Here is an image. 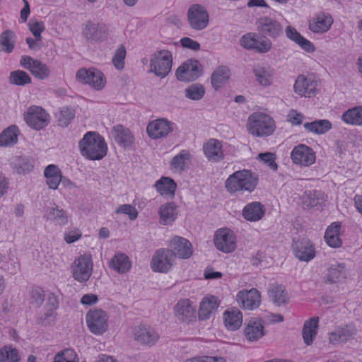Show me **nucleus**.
I'll list each match as a JSON object with an SVG mask.
<instances>
[{"instance_id":"f257e3e1","label":"nucleus","mask_w":362,"mask_h":362,"mask_svg":"<svg viewBox=\"0 0 362 362\" xmlns=\"http://www.w3.org/2000/svg\"><path fill=\"white\" fill-rule=\"evenodd\" d=\"M78 145L81 154L90 160H100L107 154V147L104 139L95 132H87Z\"/></svg>"},{"instance_id":"f03ea898","label":"nucleus","mask_w":362,"mask_h":362,"mask_svg":"<svg viewBox=\"0 0 362 362\" xmlns=\"http://www.w3.org/2000/svg\"><path fill=\"white\" fill-rule=\"evenodd\" d=\"M258 180V176L250 170H238L228 177L225 186L230 193L243 191L251 192L257 185Z\"/></svg>"},{"instance_id":"7ed1b4c3","label":"nucleus","mask_w":362,"mask_h":362,"mask_svg":"<svg viewBox=\"0 0 362 362\" xmlns=\"http://www.w3.org/2000/svg\"><path fill=\"white\" fill-rule=\"evenodd\" d=\"M247 127L248 132L255 136H267L272 135L276 125L274 119L262 112H255L249 116Z\"/></svg>"},{"instance_id":"20e7f679","label":"nucleus","mask_w":362,"mask_h":362,"mask_svg":"<svg viewBox=\"0 0 362 362\" xmlns=\"http://www.w3.org/2000/svg\"><path fill=\"white\" fill-rule=\"evenodd\" d=\"M93 264L90 255L83 254L75 259L71 266L74 280L84 283L89 280L93 273Z\"/></svg>"},{"instance_id":"39448f33","label":"nucleus","mask_w":362,"mask_h":362,"mask_svg":"<svg viewBox=\"0 0 362 362\" xmlns=\"http://www.w3.org/2000/svg\"><path fill=\"white\" fill-rule=\"evenodd\" d=\"M86 321L89 331L95 335H101L108 329V315L102 309L89 310Z\"/></svg>"},{"instance_id":"423d86ee","label":"nucleus","mask_w":362,"mask_h":362,"mask_svg":"<svg viewBox=\"0 0 362 362\" xmlns=\"http://www.w3.org/2000/svg\"><path fill=\"white\" fill-rule=\"evenodd\" d=\"M173 57L168 50H160L156 52L151 59L150 71L157 76L163 78L165 77L171 70Z\"/></svg>"},{"instance_id":"0eeeda50","label":"nucleus","mask_w":362,"mask_h":362,"mask_svg":"<svg viewBox=\"0 0 362 362\" xmlns=\"http://www.w3.org/2000/svg\"><path fill=\"white\" fill-rule=\"evenodd\" d=\"M214 242L216 249L224 253L233 252L237 247L236 236L228 228H222L216 230Z\"/></svg>"},{"instance_id":"6e6552de","label":"nucleus","mask_w":362,"mask_h":362,"mask_svg":"<svg viewBox=\"0 0 362 362\" xmlns=\"http://www.w3.org/2000/svg\"><path fill=\"white\" fill-rule=\"evenodd\" d=\"M76 79L82 83L90 84L95 90H102L106 83L104 74L94 68L80 69L76 74Z\"/></svg>"},{"instance_id":"1a4fd4ad","label":"nucleus","mask_w":362,"mask_h":362,"mask_svg":"<svg viewBox=\"0 0 362 362\" xmlns=\"http://www.w3.org/2000/svg\"><path fill=\"white\" fill-rule=\"evenodd\" d=\"M187 20L192 29L202 30L209 24V16L203 6L192 4L187 11Z\"/></svg>"},{"instance_id":"9d476101","label":"nucleus","mask_w":362,"mask_h":362,"mask_svg":"<svg viewBox=\"0 0 362 362\" xmlns=\"http://www.w3.org/2000/svg\"><path fill=\"white\" fill-rule=\"evenodd\" d=\"M26 123L33 129L40 130L49 122V115L39 106H31L24 114Z\"/></svg>"},{"instance_id":"9b49d317","label":"nucleus","mask_w":362,"mask_h":362,"mask_svg":"<svg viewBox=\"0 0 362 362\" xmlns=\"http://www.w3.org/2000/svg\"><path fill=\"white\" fill-rule=\"evenodd\" d=\"M240 45L246 49H255L258 53H267L271 50L272 43L269 39L259 40L255 33H248L240 40Z\"/></svg>"},{"instance_id":"f8f14e48","label":"nucleus","mask_w":362,"mask_h":362,"mask_svg":"<svg viewBox=\"0 0 362 362\" xmlns=\"http://www.w3.org/2000/svg\"><path fill=\"white\" fill-rule=\"evenodd\" d=\"M202 66L197 59H189L180 66L176 76L181 81H193L202 75Z\"/></svg>"},{"instance_id":"ddd939ff","label":"nucleus","mask_w":362,"mask_h":362,"mask_svg":"<svg viewBox=\"0 0 362 362\" xmlns=\"http://www.w3.org/2000/svg\"><path fill=\"white\" fill-rule=\"evenodd\" d=\"M174 264L173 254L169 249H159L153 255L151 267L153 272L166 273Z\"/></svg>"},{"instance_id":"4468645a","label":"nucleus","mask_w":362,"mask_h":362,"mask_svg":"<svg viewBox=\"0 0 362 362\" xmlns=\"http://www.w3.org/2000/svg\"><path fill=\"white\" fill-rule=\"evenodd\" d=\"M291 158L296 165L308 167L315 163L316 156L313 148L308 146L298 144L293 148Z\"/></svg>"},{"instance_id":"2eb2a0df","label":"nucleus","mask_w":362,"mask_h":362,"mask_svg":"<svg viewBox=\"0 0 362 362\" xmlns=\"http://www.w3.org/2000/svg\"><path fill=\"white\" fill-rule=\"evenodd\" d=\"M257 30L262 36L276 39L283 34V28L279 22L270 17L260 18L257 22Z\"/></svg>"},{"instance_id":"dca6fc26","label":"nucleus","mask_w":362,"mask_h":362,"mask_svg":"<svg viewBox=\"0 0 362 362\" xmlns=\"http://www.w3.org/2000/svg\"><path fill=\"white\" fill-rule=\"evenodd\" d=\"M82 34L88 41H103L107 39L110 35V29L105 23H96L88 21L83 29Z\"/></svg>"},{"instance_id":"f3484780","label":"nucleus","mask_w":362,"mask_h":362,"mask_svg":"<svg viewBox=\"0 0 362 362\" xmlns=\"http://www.w3.org/2000/svg\"><path fill=\"white\" fill-rule=\"evenodd\" d=\"M317 81L312 77H306L304 75H299L294 83V92L300 97H314L317 92Z\"/></svg>"},{"instance_id":"a211bd4d","label":"nucleus","mask_w":362,"mask_h":362,"mask_svg":"<svg viewBox=\"0 0 362 362\" xmlns=\"http://www.w3.org/2000/svg\"><path fill=\"white\" fill-rule=\"evenodd\" d=\"M20 63L22 66L29 70L38 79L43 80L49 76L50 71L48 66L30 56H23Z\"/></svg>"},{"instance_id":"6ab92c4d","label":"nucleus","mask_w":362,"mask_h":362,"mask_svg":"<svg viewBox=\"0 0 362 362\" xmlns=\"http://www.w3.org/2000/svg\"><path fill=\"white\" fill-rule=\"evenodd\" d=\"M174 313L182 322L189 323L196 319V308L189 299L179 300L174 308Z\"/></svg>"},{"instance_id":"aec40b11","label":"nucleus","mask_w":362,"mask_h":362,"mask_svg":"<svg viewBox=\"0 0 362 362\" xmlns=\"http://www.w3.org/2000/svg\"><path fill=\"white\" fill-rule=\"evenodd\" d=\"M293 249L295 256L300 261L309 262L315 257V246L308 239L294 241Z\"/></svg>"},{"instance_id":"412c9836","label":"nucleus","mask_w":362,"mask_h":362,"mask_svg":"<svg viewBox=\"0 0 362 362\" xmlns=\"http://www.w3.org/2000/svg\"><path fill=\"white\" fill-rule=\"evenodd\" d=\"M170 249L173 254V258L188 259L192 255V244L187 239L182 237H175L170 243Z\"/></svg>"},{"instance_id":"4be33fe9","label":"nucleus","mask_w":362,"mask_h":362,"mask_svg":"<svg viewBox=\"0 0 362 362\" xmlns=\"http://www.w3.org/2000/svg\"><path fill=\"white\" fill-rule=\"evenodd\" d=\"M172 131V123L164 118L151 122L147 126L148 134L153 139L164 137Z\"/></svg>"},{"instance_id":"5701e85b","label":"nucleus","mask_w":362,"mask_h":362,"mask_svg":"<svg viewBox=\"0 0 362 362\" xmlns=\"http://www.w3.org/2000/svg\"><path fill=\"white\" fill-rule=\"evenodd\" d=\"M236 300L239 305L243 308L252 310L257 308L260 304V293L255 288L240 291L237 294Z\"/></svg>"},{"instance_id":"b1692460","label":"nucleus","mask_w":362,"mask_h":362,"mask_svg":"<svg viewBox=\"0 0 362 362\" xmlns=\"http://www.w3.org/2000/svg\"><path fill=\"white\" fill-rule=\"evenodd\" d=\"M134 340L141 344H153L159 338V335L149 326L139 325L133 330Z\"/></svg>"},{"instance_id":"393cba45","label":"nucleus","mask_w":362,"mask_h":362,"mask_svg":"<svg viewBox=\"0 0 362 362\" xmlns=\"http://www.w3.org/2000/svg\"><path fill=\"white\" fill-rule=\"evenodd\" d=\"M286 36L291 41L296 43L302 49L308 53H313L315 50L314 45L308 40L303 37L297 30L291 25H288L285 29Z\"/></svg>"},{"instance_id":"a878e982","label":"nucleus","mask_w":362,"mask_h":362,"mask_svg":"<svg viewBox=\"0 0 362 362\" xmlns=\"http://www.w3.org/2000/svg\"><path fill=\"white\" fill-rule=\"evenodd\" d=\"M264 214V206L259 202H253L246 204L242 211L243 218L250 222L261 220Z\"/></svg>"},{"instance_id":"bb28decb","label":"nucleus","mask_w":362,"mask_h":362,"mask_svg":"<svg viewBox=\"0 0 362 362\" xmlns=\"http://www.w3.org/2000/svg\"><path fill=\"white\" fill-rule=\"evenodd\" d=\"M177 205L175 202L162 204L158 209L159 223L163 226L172 224L177 216Z\"/></svg>"},{"instance_id":"cd10ccee","label":"nucleus","mask_w":362,"mask_h":362,"mask_svg":"<svg viewBox=\"0 0 362 362\" xmlns=\"http://www.w3.org/2000/svg\"><path fill=\"white\" fill-rule=\"evenodd\" d=\"M244 335L250 342L258 341L265 335L264 327L261 320H250L244 329Z\"/></svg>"},{"instance_id":"c85d7f7f","label":"nucleus","mask_w":362,"mask_h":362,"mask_svg":"<svg viewBox=\"0 0 362 362\" xmlns=\"http://www.w3.org/2000/svg\"><path fill=\"white\" fill-rule=\"evenodd\" d=\"M219 305L218 299L214 296L205 297L200 303L199 310V319L205 320L210 318L211 315L216 312Z\"/></svg>"},{"instance_id":"c756f323","label":"nucleus","mask_w":362,"mask_h":362,"mask_svg":"<svg viewBox=\"0 0 362 362\" xmlns=\"http://www.w3.org/2000/svg\"><path fill=\"white\" fill-rule=\"evenodd\" d=\"M230 77V70L226 66H218L212 73L211 83L213 88L217 90L228 83Z\"/></svg>"},{"instance_id":"7c9ffc66","label":"nucleus","mask_w":362,"mask_h":362,"mask_svg":"<svg viewBox=\"0 0 362 362\" xmlns=\"http://www.w3.org/2000/svg\"><path fill=\"white\" fill-rule=\"evenodd\" d=\"M156 191L163 197L173 198L177 189L176 182L169 177H161L154 184Z\"/></svg>"},{"instance_id":"2f4dec72","label":"nucleus","mask_w":362,"mask_h":362,"mask_svg":"<svg viewBox=\"0 0 362 362\" xmlns=\"http://www.w3.org/2000/svg\"><path fill=\"white\" fill-rule=\"evenodd\" d=\"M333 21L330 16L322 13L310 21L309 28L313 33H322L329 29Z\"/></svg>"},{"instance_id":"473e14b6","label":"nucleus","mask_w":362,"mask_h":362,"mask_svg":"<svg viewBox=\"0 0 362 362\" xmlns=\"http://www.w3.org/2000/svg\"><path fill=\"white\" fill-rule=\"evenodd\" d=\"M223 321L228 330L235 331L242 325L243 315L237 308L227 310L223 313Z\"/></svg>"},{"instance_id":"72a5a7b5","label":"nucleus","mask_w":362,"mask_h":362,"mask_svg":"<svg viewBox=\"0 0 362 362\" xmlns=\"http://www.w3.org/2000/svg\"><path fill=\"white\" fill-rule=\"evenodd\" d=\"M318 322V317H313L306 320L304 323L302 334L303 341L308 346H310L313 344V340L317 335Z\"/></svg>"},{"instance_id":"f704fd0d","label":"nucleus","mask_w":362,"mask_h":362,"mask_svg":"<svg viewBox=\"0 0 362 362\" xmlns=\"http://www.w3.org/2000/svg\"><path fill=\"white\" fill-rule=\"evenodd\" d=\"M109 266L118 273L124 274L129 271L132 264L131 261L126 254L117 252L110 261Z\"/></svg>"},{"instance_id":"c9c22d12","label":"nucleus","mask_w":362,"mask_h":362,"mask_svg":"<svg viewBox=\"0 0 362 362\" xmlns=\"http://www.w3.org/2000/svg\"><path fill=\"white\" fill-rule=\"evenodd\" d=\"M46 183L49 189H57L62 181V175L59 168L53 164L47 165L44 170Z\"/></svg>"},{"instance_id":"e433bc0d","label":"nucleus","mask_w":362,"mask_h":362,"mask_svg":"<svg viewBox=\"0 0 362 362\" xmlns=\"http://www.w3.org/2000/svg\"><path fill=\"white\" fill-rule=\"evenodd\" d=\"M204 151L210 160L218 161L223 158L221 143L216 139H210L205 144Z\"/></svg>"},{"instance_id":"4c0bfd02","label":"nucleus","mask_w":362,"mask_h":362,"mask_svg":"<svg viewBox=\"0 0 362 362\" xmlns=\"http://www.w3.org/2000/svg\"><path fill=\"white\" fill-rule=\"evenodd\" d=\"M46 218L47 220L59 226L66 225L69 221V216L66 212L56 204L48 208Z\"/></svg>"},{"instance_id":"58836bf2","label":"nucleus","mask_w":362,"mask_h":362,"mask_svg":"<svg viewBox=\"0 0 362 362\" xmlns=\"http://www.w3.org/2000/svg\"><path fill=\"white\" fill-rule=\"evenodd\" d=\"M113 136L115 141L124 148L131 147L134 142V138L130 130L122 126L114 127Z\"/></svg>"},{"instance_id":"ea45409f","label":"nucleus","mask_w":362,"mask_h":362,"mask_svg":"<svg viewBox=\"0 0 362 362\" xmlns=\"http://www.w3.org/2000/svg\"><path fill=\"white\" fill-rule=\"evenodd\" d=\"M344 264L335 263L327 268V272L324 276L325 282L327 284H335L345 278Z\"/></svg>"},{"instance_id":"a19ab883","label":"nucleus","mask_w":362,"mask_h":362,"mask_svg":"<svg viewBox=\"0 0 362 362\" xmlns=\"http://www.w3.org/2000/svg\"><path fill=\"white\" fill-rule=\"evenodd\" d=\"M341 223L339 222L332 223L327 229L325 234V240L331 247H339L342 241L339 238Z\"/></svg>"},{"instance_id":"79ce46f5","label":"nucleus","mask_w":362,"mask_h":362,"mask_svg":"<svg viewBox=\"0 0 362 362\" xmlns=\"http://www.w3.org/2000/svg\"><path fill=\"white\" fill-rule=\"evenodd\" d=\"M190 159L191 155L188 151L185 150L181 151L171 160V169L177 173H181L185 170L189 165Z\"/></svg>"},{"instance_id":"37998d69","label":"nucleus","mask_w":362,"mask_h":362,"mask_svg":"<svg viewBox=\"0 0 362 362\" xmlns=\"http://www.w3.org/2000/svg\"><path fill=\"white\" fill-rule=\"evenodd\" d=\"M303 127L310 133L324 134L332 129V124L328 119H317L312 122H306Z\"/></svg>"},{"instance_id":"c03bdc74","label":"nucleus","mask_w":362,"mask_h":362,"mask_svg":"<svg viewBox=\"0 0 362 362\" xmlns=\"http://www.w3.org/2000/svg\"><path fill=\"white\" fill-rule=\"evenodd\" d=\"M341 119L348 124L362 125V106H356L347 110L341 115Z\"/></svg>"},{"instance_id":"a18cd8bd","label":"nucleus","mask_w":362,"mask_h":362,"mask_svg":"<svg viewBox=\"0 0 362 362\" xmlns=\"http://www.w3.org/2000/svg\"><path fill=\"white\" fill-rule=\"evenodd\" d=\"M325 199L324 193L321 191L305 192L302 197V202L304 207L313 208L320 205Z\"/></svg>"},{"instance_id":"49530a36","label":"nucleus","mask_w":362,"mask_h":362,"mask_svg":"<svg viewBox=\"0 0 362 362\" xmlns=\"http://www.w3.org/2000/svg\"><path fill=\"white\" fill-rule=\"evenodd\" d=\"M269 298L277 305L286 303L288 295L284 286L273 284L269 290Z\"/></svg>"},{"instance_id":"de8ad7c7","label":"nucleus","mask_w":362,"mask_h":362,"mask_svg":"<svg viewBox=\"0 0 362 362\" xmlns=\"http://www.w3.org/2000/svg\"><path fill=\"white\" fill-rule=\"evenodd\" d=\"M18 141L17 128L9 127L0 134V146L13 145Z\"/></svg>"},{"instance_id":"09e8293b","label":"nucleus","mask_w":362,"mask_h":362,"mask_svg":"<svg viewBox=\"0 0 362 362\" xmlns=\"http://www.w3.org/2000/svg\"><path fill=\"white\" fill-rule=\"evenodd\" d=\"M15 44V33L11 30L3 32L0 35V45L3 50L10 53L12 52Z\"/></svg>"},{"instance_id":"8fccbe9b","label":"nucleus","mask_w":362,"mask_h":362,"mask_svg":"<svg viewBox=\"0 0 362 362\" xmlns=\"http://www.w3.org/2000/svg\"><path fill=\"white\" fill-rule=\"evenodd\" d=\"M9 81L11 84L24 86L31 83V78L25 71L17 70L10 74Z\"/></svg>"},{"instance_id":"3c124183","label":"nucleus","mask_w":362,"mask_h":362,"mask_svg":"<svg viewBox=\"0 0 362 362\" xmlns=\"http://www.w3.org/2000/svg\"><path fill=\"white\" fill-rule=\"evenodd\" d=\"M19 360L16 349L6 346L0 350V362H18Z\"/></svg>"},{"instance_id":"603ef678","label":"nucleus","mask_w":362,"mask_h":362,"mask_svg":"<svg viewBox=\"0 0 362 362\" xmlns=\"http://www.w3.org/2000/svg\"><path fill=\"white\" fill-rule=\"evenodd\" d=\"M352 334L353 331L346 327L338 329L332 332L329 339L331 343L344 342L346 341Z\"/></svg>"},{"instance_id":"864d4df0","label":"nucleus","mask_w":362,"mask_h":362,"mask_svg":"<svg viewBox=\"0 0 362 362\" xmlns=\"http://www.w3.org/2000/svg\"><path fill=\"white\" fill-rule=\"evenodd\" d=\"M52 362H79V359L74 350L67 349L57 353Z\"/></svg>"},{"instance_id":"5fc2aeb1","label":"nucleus","mask_w":362,"mask_h":362,"mask_svg":"<svg viewBox=\"0 0 362 362\" xmlns=\"http://www.w3.org/2000/svg\"><path fill=\"white\" fill-rule=\"evenodd\" d=\"M205 93L204 86L199 83L192 84L185 89V96L193 100H201Z\"/></svg>"},{"instance_id":"6e6d98bb","label":"nucleus","mask_w":362,"mask_h":362,"mask_svg":"<svg viewBox=\"0 0 362 362\" xmlns=\"http://www.w3.org/2000/svg\"><path fill=\"white\" fill-rule=\"evenodd\" d=\"M75 117V112L72 108L64 107L62 109L58 117L60 126L67 127Z\"/></svg>"},{"instance_id":"4d7b16f0","label":"nucleus","mask_w":362,"mask_h":362,"mask_svg":"<svg viewBox=\"0 0 362 362\" xmlns=\"http://www.w3.org/2000/svg\"><path fill=\"white\" fill-rule=\"evenodd\" d=\"M126 57V49L124 45H120L115 51L112 57V63L115 67L118 70L123 69L124 66V59Z\"/></svg>"},{"instance_id":"13d9d810","label":"nucleus","mask_w":362,"mask_h":362,"mask_svg":"<svg viewBox=\"0 0 362 362\" xmlns=\"http://www.w3.org/2000/svg\"><path fill=\"white\" fill-rule=\"evenodd\" d=\"M257 158L271 170L276 171L278 168V165L276 163V155L274 153L267 152L261 153L258 155Z\"/></svg>"},{"instance_id":"bf43d9fd","label":"nucleus","mask_w":362,"mask_h":362,"mask_svg":"<svg viewBox=\"0 0 362 362\" xmlns=\"http://www.w3.org/2000/svg\"><path fill=\"white\" fill-rule=\"evenodd\" d=\"M254 73L258 82L263 86H269L271 83V75L262 67L254 69Z\"/></svg>"},{"instance_id":"052dcab7","label":"nucleus","mask_w":362,"mask_h":362,"mask_svg":"<svg viewBox=\"0 0 362 362\" xmlns=\"http://www.w3.org/2000/svg\"><path fill=\"white\" fill-rule=\"evenodd\" d=\"M116 214H126L130 220H135L138 216V211L136 208L131 204H124L119 206L115 211Z\"/></svg>"},{"instance_id":"680f3d73","label":"nucleus","mask_w":362,"mask_h":362,"mask_svg":"<svg viewBox=\"0 0 362 362\" xmlns=\"http://www.w3.org/2000/svg\"><path fill=\"white\" fill-rule=\"evenodd\" d=\"M29 30L32 34L37 38L41 40V33L45 30V26L42 22L30 21L28 23Z\"/></svg>"},{"instance_id":"e2e57ef3","label":"nucleus","mask_w":362,"mask_h":362,"mask_svg":"<svg viewBox=\"0 0 362 362\" xmlns=\"http://www.w3.org/2000/svg\"><path fill=\"white\" fill-rule=\"evenodd\" d=\"M33 168V164L28 159L19 158L16 169L17 173L25 174L31 171Z\"/></svg>"},{"instance_id":"0e129e2a","label":"nucleus","mask_w":362,"mask_h":362,"mask_svg":"<svg viewBox=\"0 0 362 362\" xmlns=\"http://www.w3.org/2000/svg\"><path fill=\"white\" fill-rule=\"evenodd\" d=\"M45 300V295L40 289H34L31 291V303L39 307Z\"/></svg>"},{"instance_id":"69168bd1","label":"nucleus","mask_w":362,"mask_h":362,"mask_svg":"<svg viewBox=\"0 0 362 362\" xmlns=\"http://www.w3.org/2000/svg\"><path fill=\"white\" fill-rule=\"evenodd\" d=\"M180 44L183 47L190 49L194 51L200 49V44L189 37H185L180 40Z\"/></svg>"},{"instance_id":"338daca9","label":"nucleus","mask_w":362,"mask_h":362,"mask_svg":"<svg viewBox=\"0 0 362 362\" xmlns=\"http://www.w3.org/2000/svg\"><path fill=\"white\" fill-rule=\"evenodd\" d=\"M304 119V116L295 110H292L288 115V120L294 125L301 124Z\"/></svg>"},{"instance_id":"774afa93","label":"nucleus","mask_w":362,"mask_h":362,"mask_svg":"<svg viewBox=\"0 0 362 362\" xmlns=\"http://www.w3.org/2000/svg\"><path fill=\"white\" fill-rule=\"evenodd\" d=\"M185 362H226V359L223 357L205 356L189 358L186 360Z\"/></svg>"}]
</instances>
